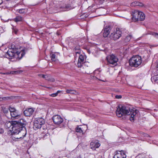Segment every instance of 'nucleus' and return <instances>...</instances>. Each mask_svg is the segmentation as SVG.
I'll return each instance as SVG.
<instances>
[{
  "label": "nucleus",
  "instance_id": "nucleus-43",
  "mask_svg": "<svg viewBox=\"0 0 158 158\" xmlns=\"http://www.w3.org/2000/svg\"><path fill=\"white\" fill-rule=\"evenodd\" d=\"M77 158H81V156H78Z\"/></svg>",
  "mask_w": 158,
  "mask_h": 158
},
{
  "label": "nucleus",
  "instance_id": "nucleus-29",
  "mask_svg": "<svg viewBox=\"0 0 158 158\" xmlns=\"http://www.w3.org/2000/svg\"><path fill=\"white\" fill-rule=\"evenodd\" d=\"M38 76L40 77H42L44 78H45L47 80V79L46 78V77L47 76V75H45L42 74H39L38 75Z\"/></svg>",
  "mask_w": 158,
  "mask_h": 158
},
{
  "label": "nucleus",
  "instance_id": "nucleus-11",
  "mask_svg": "<svg viewBox=\"0 0 158 158\" xmlns=\"http://www.w3.org/2000/svg\"><path fill=\"white\" fill-rule=\"evenodd\" d=\"M17 123L22 127H23L24 129V130H23V136H25L26 134V129L25 126L27 124V123L25 119L22 118L20 119L18 121H17Z\"/></svg>",
  "mask_w": 158,
  "mask_h": 158
},
{
  "label": "nucleus",
  "instance_id": "nucleus-16",
  "mask_svg": "<svg viewBox=\"0 0 158 158\" xmlns=\"http://www.w3.org/2000/svg\"><path fill=\"white\" fill-rule=\"evenodd\" d=\"M35 111V109L29 108L26 109L24 111L23 113L26 116H30L32 115Z\"/></svg>",
  "mask_w": 158,
  "mask_h": 158
},
{
  "label": "nucleus",
  "instance_id": "nucleus-42",
  "mask_svg": "<svg viewBox=\"0 0 158 158\" xmlns=\"http://www.w3.org/2000/svg\"><path fill=\"white\" fill-rule=\"evenodd\" d=\"M98 80H99L100 81H104V80H102V79H98Z\"/></svg>",
  "mask_w": 158,
  "mask_h": 158
},
{
  "label": "nucleus",
  "instance_id": "nucleus-8",
  "mask_svg": "<svg viewBox=\"0 0 158 158\" xmlns=\"http://www.w3.org/2000/svg\"><path fill=\"white\" fill-rule=\"evenodd\" d=\"M108 64L116 65L118 60L117 57L113 54L108 55L106 57Z\"/></svg>",
  "mask_w": 158,
  "mask_h": 158
},
{
  "label": "nucleus",
  "instance_id": "nucleus-15",
  "mask_svg": "<svg viewBox=\"0 0 158 158\" xmlns=\"http://www.w3.org/2000/svg\"><path fill=\"white\" fill-rule=\"evenodd\" d=\"M100 145V143L97 140H93L90 143V148L93 150H95L96 148H98Z\"/></svg>",
  "mask_w": 158,
  "mask_h": 158
},
{
  "label": "nucleus",
  "instance_id": "nucleus-28",
  "mask_svg": "<svg viewBox=\"0 0 158 158\" xmlns=\"http://www.w3.org/2000/svg\"><path fill=\"white\" fill-rule=\"evenodd\" d=\"M120 153L121 154V156L123 158H126V155L125 154V153L123 151H120Z\"/></svg>",
  "mask_w": 158,
  "mask_h": 158
},
{
  "label": "nucleus",
  "instance_id": "nucleus-32",
  "mask_svg": "<svg viewBox=\"0 0 158 158\" xmlns=\"http://www.w3.org/2000/svg\"><path fill=\"white\" fill-rule=\"evenodd\" d=\"M57 94H57V93H53V94H51V96L52 97H55L57 96Z\"/></svg>",
  "mask_w": 158,
  "mask_h": 158
},
{
  "label": "nucleus",
  "instance_id": "nucleus-4",
  "mask_svg": "<svg viewBox=\"0 0 158 158\" xmlns=\"http://www.w3.org/2000/svg\"><path fill=\"white\" fill-rule=\"evenodd\" d=\"M132 19L135 22L138 21H142L145 19L144 14L141 11L134 10L132 12Z\"/></svg>",
  "mask_w": 158,
  "mask_h": 158
},
{
  "label": "nucleus",
  "instance_id": "nucleus-14",
  "mask_svg": "<svg viewBox=\"0 0 158 158\" xmlns=\"http://www.w3.org/2000/svg\"><path fill=\"white\" fill-rule=\"evenodd\" d=\"M111 30V28L110 26H106L102 31L103 37L105 38L107 37Z\"/></svg>",
  "mask_w": 158,
  "mask_h": 158
},
{
  "label": "nucleus",
  "instance_id": "nucleus-2",
  "mask_svg": "<svg viewBox=\"0 0 158 158\" xmlns=\"http://www.w3.org/2000/svg\"><path fill=\"white\" fill-rule=\"evenodd\" d=\"M75 50H78L77 52H76V54L75 55L76 57L79 56L77 66L78 68H80V70L81 73H86V70L89 65V63L85 61L86 57L85 55L80 54V52L79 50L80 49L79 47H77V48L75 47Z\"/></svg>",
  "mask_w": 158,
  "mask_h": 158
},
{
  "label": "nucleus",
  "instance_id": "nucleus-27",
  "mask_svg": "<svg viewBox=\"0 0 158 158\" xmlns=\"http://www.w3.org/2000/svg\"><path fill=\"white\" fill-rule=\"evenodd\" d=\"M18 72V71H13V72H8L6 73H2V74L5 75L6 74H13L14 73H17Z\"/></svg>",
  "mask_w": 158,
  "mask_h": 158
},
{
  "label": "nucleus",
  "instance_id": "nucleus-21",
  "mask_svg": "<svg viewBox=\"0 0 158 158\" xmlns=\"http://www.w3.org/2000/svg\"><path fill=\"white\" fill-rule=\"evenodd\" d=\"M51 59L53 61H55L57 60V57L55 54L52 53L50 54Z\"/></svg>",
  "mask_w": 158,
  "mask_h": 158
},
{
  "label": "nucleus",
  "instance_id": "nucleus-23",
  "mask_svg": "<svg viewBox=\"0 0 158 158\" xmlns=\"http://www.w3.org/2000/svg\"><path fill=\"white\" fill-rule=\"evenodd\" d=\"M76 131L77 132L82 133V134H83V131L81 127H78L76 128Z\"/></svg>",
  "mask_w": 158,
  "mask_h": 158
},
{
  "label": "nucleus",
  "instance_id": "nucleus-41",
  "mask_svg": "<svg viewBox=\"0 0 158 158\" xmlns=\"http://www.w3.org/2000/svg\"><path fill=\"white\" fill-rule=\"evenodd\" d=\"M2 3V0H0V5Z\"/></svg>",
  "mask_w": 158,
  "mask_h": 158
},
{
  "label": "nucleus",
  "instance_id": "nucleus-25",
  "mask_svg": "<svg viewBox=\"0 0 158 158\" xmlns=\"http://www.w3.org/2000/svg\"><path fill=\"white\" fill-rule=\"evenodd\" d=\"M27 12L25 9H21L19 10V12L20 14H23Z\"/></svg>",
  "mask_w": 158,
  "mask_h": 158
},
{
  "label": "nucleus",
  "instance_id": "nucleus-34",
  "mask_svg": "<svg viewBox=\"0 0 158 158\" xmlns=\"http://www.w3.org/2000/svg\"><path fill=\"white\" fill-rule=\"evenodd\" d=\"M73 89H66V92L68 94H69Z\"/></svg>",
  "mask_w": 158,
  "mask_h": 158
},
{
  "label": "nucleus",
  "instance_id": "nucleus-37",
  "mask_svg": "<svg viewBox=\"0 0 158 158\" xmlns=\"http://www.w3.org/2000/svg\"><path fill=\"white\" fill-rule=\"evenodd\" d=\"M158 46L157 45H151L150 46V47L151 48L152 47H156Z\"/></svg>",
  "mask_w": 158,
  "mask_h": 158
},
{
  "label": "nucleus",
  "instance_id": "nucleus-38",
  "mask_svg": "<svg viewBox=\"0 0 158 158\" xmlns=\"http://www.w3.org/2000/svg\"><path fill=\"white\" fill-rule=\"evenodd\" d=\"M156 72L157 74H158V64H157V67L156 68Z\"/></svg>",
  "mask_w": 158,
  "mask_h": 158
},
{
  "label": "nucleus",
  "instance_id": "nucleus-3",
  "mask_svg": "<svg viewBox=\"0 0 158 158\" xmlns=\"http://www.w3.org/2000/svg\"><path fill=\"white\" fill-rule=\"evenodd\" d=\"M13 126L11 127L12 130L11 132V135L13 134H18L20 133V135H21V136L19 138L17 137V139L21 138L24 137L25 136H23V130H24V129L23 127L21 126L17 122V121H12Z\"/></svg>",
  "mask_w": 158,
  "mask_h": 158
},
{
  "label": "nucleus",
  "instance_id": "nucleus-24",
  "mask_svg": "<svg viewBox=\"0 0 158 158\" xmlns=\"http://www.w3.org/2000/svg\"><path fill=\"white\" fill-rule=\"evenodd\" d=\"M131 37L132 36L131 35H128L127 36L125 39V42H128L130 40Z\"/></svg>",
  "mask_w": 158,
  "mask_h": 158
},
{
  "label": "nucleus",
  "instance_id": "nucleus-6",
  "mask_svg": "<svg viewBox=\"0 0 158 158\" xmlns=\"http://www.w3.org/2000/svg\"><path fill=\"white\" fill-rule=\"evenodd\" d=\"M45 123V121L43 118H36L34 121L33 128L35 130L40 129Z\"/></svg>",
  "mask_w": 158,
  "mask_h": 158
},
{
  "label": "nucleus",
  "instance_id": "nucleus-18",
  "mask_svg": "<svg viewBox=\"0 0 158 158\" xmlns=\"http://www.w3.org/2000/svg\"><path fill=\"white\" fill-rule=\"evenodd\" d=\"M13 123H12V121L11 122H10V121H7L5 123L4 127H5L6 128V129L9 128L10 127H12L13 126Z\"/></svg>",
  "mask_w": 158,
  "mask_h": 158
},
{
  "label": "nucleus",
  "instance_id": "nucleus-7",
  "mask_svg": "<svg viewBox=\"0 0 158 158\" xmlns=\"http://www.w3.org/2000/svg\"><path fill=\"white\" fill-rule=\"evenodd\" d=\"M122 34L121 30L119 28H117L110 35V38L113 40L118 39L121 37Z\"/></svg>",
  "mask_w": 158,
  "mask_h": 158
},
{
  "label": "nucleus",
  "instance_id": "nucleus-33",
  "mask_svg": "<svg viewBox=\"0 0 158 158\" xmlns=\"http://www.w3.org/2000/svg\"><path fill=\"white\" fill-rule=\"evenodd\" d=\"M115 97L117 99H120L122 98V96L120 95H116Z\"/></svg>",
  "mask_w": 158,
  "mask_h": 158
},
{
  "label": "nucleus",
  "instance_id": "nucleus-45",
  "mask_svg": "<svg viewBox=\"0 0 158 158\" xmlns=\"http://www.w3.org/2000/svg\"><path fill=\"white\" fill-rule=\"evenodd\" d=\"M43 128V129H44V128Z\"/></svg>",
  "mask_w": 158,
  "mask_h": 158
},
{
  "label": "nucleus",
  "instance_id": "nucleus-1",
  "mask_svg": "<svg viewBox=\"0 0 158 158\" xmlns=\"http://www.w3.org/2000/svg\"><path fill=\"white\" fill-rule=\"evenodd\" d=\"M138 112L139 111L135 108L132 109L129 106H123L121 107L119 106L118 108H117L116 114L119 117L123 116H124L125 117L126 115H131L129 117L130 119L132 122L134 120L135 116Z\"/></svg>",
  "mask_w": 158,
  "mask_h": 158
},
{
  "label": "nucleus",
  "instance_id": "nucleus-22",
  "mask_svg": "<svg viewBox=\"0 0 158 158\" xmlns=\"http://www.w3.org/2000/svg\"><path fill=\"white\" fill-rule=\"evenodd\" d=\"M151 79L152 81L153 80L154 81L158 83V74L152 77Z\"/></svg>",
  "mask_w": 158,
  "mask_h": 158
},
{
  "label": "nucleus",
  "instance_id": "nucleus-5",
  "mask_svg": "<svg viewBox=\"0 0 158 158\" xmlns=\"http://www.w3.org/2000/svg\"><path fill=\"white\" fill-rule=\"evenodd\" d=\"M141 62V57L138 55L133 56L129 60L130 65L135 67L140 65Z\"/></svg>",
  "mask_w": 158,
  "mask_h": 158
},
{
  "label": "nucleus",
  "instance_id": "nucleus-26",
  "mask_svg": "<svg viewBox=\"0 0 158 158\" xmlns=\"http://www.w3.org/2000/svg\"><path fill=\"white\" fill-rule=\"evenodd\" d=\"M150 34L153 35L155 37L158 38V33L153 32H151Z\"/></svg>",
  "mask_w": 158,
  "mask_h": 158
},
{
  "label": "nucleus",
  "instance_id": "nucleus-9",
  "mask_svg": "<svg viewBox=\"0 0 158 158\" xmlns=\"http://www.w3.org/2000/svg\"><path fill=\"white\" fill-rule=\"evenodd\" d=\"M9 109L12 118L16 119L20 117V113L18 110H16L15 108L9 106Z\"/></svg>",
  "mask_w": 158,
  "mask_h": 158
},
{
  "label": "nucleus",
  "instance_id": "nucleus-36",
  "mask_svg": "<svg viewBox=\"0 0 158 158\" xmlns=\"http://www.w3.org/2000/svg\"><path fill=\"white\" fill-rule=\"evenodd\" d=\"M3 112L5 114H6L8 112V110H6L5 109V110H3Z\"/></svg>",
  "mask_w": 158,
  "mask_h": 158
},
{
  "label": "nucleus",
  "instance_id": "nucleus-17",
  "mask_svg": "<svg viewBox=\"0 0 158 158\" xmlns=\"http://www.w3.org/2000/svg\"><path fill=\"white\" fill-rule=\"evenodd\" d=\"M131 6H144L143 4L140 2H135L131 3Z\"/></svg>",
  "mask_w": 158,
  "mask_h": 158
},
{
  "label": "nucleus",
  "instance_id": "nucleus-10",
  "mask_svg": "<svg viewBox=\"0 0 158 158\" xmlns=\"http://www.w3.org/2000/svg\"><path fill=\"white\" fill-rule=\"evenodd\" d=\"M16 52L15 54V58L17 60L21 59L24 55L25 52L24 50H20L17 48H15Z\"/></svg>",
  "mask_w": 158,
  "mask_h": 158
},
{
  "label": "nucleus",
  "instance_id": "nucleus-35",
  "mask_svg": "<svg viewBox=\"0 0 158 158\" xmlns=\"http://www.w3.org/2000/svg\"><path fill=\"white\" fill-rule=\"evenodd\" d=\"M4 132V130L2 128L0 129V134H2Z\"/></svg>",
  "mask_w": 158,
  "mask_h": 158
},
{
  "label": "nucleus",
  "instance_id": "nucleus-30",
  "mask_svg": "<svg viewBox=\"0 0 158 158\" xmlns=\"http://www.w3.org/2000/svg\"><path fill=\"white\" fill-rule=\"evenodd\" d=\"M72 8L71 6H70L69 5H66L65 6V9L66 10H68Z\"/></svg>",
  "mask_w": 158,
  "mask_h": 158
},
{
  "label": "nucleus",
  "instance_id": "nucleus-13",
  "mask_svg": "<svg viewBox=\"0 0 158 158\" xmlns=\"http://www.w3.org/2000/svg\"><path fill=\"white\" fill-rule=\"evenodd\" d=\"M15 48L16 47L15 45H12L10 50L8 51L7 52V54L10 58H12L13 57L15 58V54L16 52Z\"/></svg>",
  "mask_w": 158,
  "mask_h": 158
},
{
  "label": "nucleus",
  "instance_id": "nucleus-31",
  "mask_svg": "<svg viewBox=\"0 0 158 158\" xmlns=\"http://www.w3.org/2000/svg\"><path fill=\"white\" fill-rule=\"evenodd\" d=\"M77 93V92L75 90L73 89L72 91L69 93V94H75Z\"/></svg>",
  "mask_w": 158,
  "mask_h": 158
},
{
  "label": "nucleus",
  "instance_id": "nucleus-40",
  "mask_svg": "<svg viewBox=\"0 0 158 158\" xmlns=\"http://www.w3.org/2000/svg\"><path fill=\"white\" fill-rule=\"evenodd\" d=\"M61 92V91H60V90H58L57 91L56 93H57V94H58V93H60V92Z\"/></svg>",
  "mask_w": 158,
  "mask_h": 158
},
{
  "label": "nucleus",
  "instance_id": "nucleus-39",
  "mask_svg": "<svg viewBox=\"0 0 158 158\" xmlns=\"http://www.w3.org/2000/svg\"><path fill=\"white\" fill-rule=\"evenodd\" d=\"M6 98L5 97H3V98H0V101H2Z\"/></svg>",
  "mask_w": 158,
  "mask_h": 158
},
{
  "label": "nucleus",
  "instance_id": "nucleus-44",
  "mask_svg": "<svg viewBox=\"0 0 158 158\" xmlns=\"http://www.w3.org/2000/svg\"><path fill=\"white\" fill-rule=\"evenodd\" d=\"M17 31H15V34H16V33H17Z\"/></svg>",
  "mask_w": 158,
  "mask_h": 158
},
{
  "label": "nucleus",
  "instance_id": "nucleus-20",
  "mask_svg": "<svg viewBox=\"0 0 158 158\" xmlns=\"http://www.w3.org/2000/svg\"><path fill=\"white\" fill-rule=\"evenodd\" d=\"M115 155L114 156V158H123L121 156V154L120 151H117L115 152Z\"/></svg>",
  "mask_w": 158,
  "mask_h": 158
},
{
  "label": "nucleus",
  "instance_id": "nucleus-19",
  "mask_svg": "<svg viewBox=\"0 0 158 158\" xmlns=\"http://www.w3.org/2000/svg\"><path fill=\"white\" fill-rule=\"evenodd\" d=\"M23 17L19 15L16 16L14 19V21L16 22L23 21Z\"/></svg>",
  "mask_w": 158,
  "mask_h": 158
},
{
  "label": "nucleus",
  "instance_id": "nucleus-12",
  "mask_svg": "<svg viewBox=\"0 0 158 158\" xmlns=\"http://www.w3.org/2000/svg\"><path fill=\"white\" fill-rule=\"evenodd\" d=\"M52 118L53 122L56 125H59L64 121L63 118L59 115H54Z\"/></svg>",
  "mask_w": 158,
  "mask_h": 158
}]
</instances>
